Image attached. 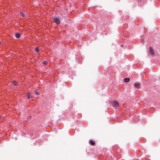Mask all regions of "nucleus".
<instances>
[{
    "mask_svg": "<svg viewBox=\"0 0 160 160\" xmlns=\"http://www.w3.org/2000/svg\"><path fill=\"white\" fill-rule=\"evenodd\" d=\"M149 49L150 51L149 52L150 54L152 56H153L155 55V53L153 51V48H152L150 47Z\"/></svg>",
    "mask_w": 160,
    "mask_h": 160,
    "instance_id": "nucleus-1",
    "label": "nucleus"
},
{
    "mask_svg": "<svg viewBox=\"0 0 160 160\" xmlns=\"http://www.w3.org/2000/svg\"><path fill=\"white\" fill-rule=\"evenodd\" d=\"M113 105L115 107L118 108L119 107V103L117 101H113L112 102Z\"/></svg>",
    "mask_w": 160,
    "mask_h": 160,
    "instance_id": "nucleus-2",
    "label": "nucleus"
},
{
    "mask_svg": "<svg viewBox=\"0 0 160 160\" xmlns=\"http://www.w3.org/2000/svg\"><path fill=\"white\" fill-rule=\"evenodd\" d=\"M53 21L54 22L56 23L57 24H59L60 23V21L57 18H55L53 19Z\"/></svg>",
    "mask_w": 160,
    "mask_h": 160,
    "instance_id": "nucleus-3",
    "label": "nucleus"
},
{
    "mask_svg": "<svg viewBox=\"0 0 160 160\" xmlns=\"http://www.w3.org/2000/svg\"><path fill=\"white\" fill-rule=\"evenodd\" d=\"M141 85L139 83H135L134 84L135 87L138 88H139Z\"/></svg>",
    "mask_w": 160,
    "mask_h": 160,
    "instance_id": "nucleus-4",
    "label": "nucleus"
},
{
    "mask_svg": "<svg viewBox=\"0 0 160 160\" xmlns=\"http://www.w3.org/2000/svg\"><path fill=\"white\" fill-rule=\"evenodd\" d=\"M89 142L90 145H94L95 144V142L94 141L92 140H90L89 141Z\"/></svg>",
    "mask_w": 160,
    "mask_h": 160,
    "instance_id": "nucleus-5",
    "label": "nucleus"
},
{
    "mask_svg": "<svg viewBox=\"0 0 160 160\" xmlns=\"http://www.w3.org/2000/svg\"><path fill=\"white\" fill-rule=\"evenodd\" d=\"M15 36L17 38H19L21 36V34L19 33H16Z\"/></svg>",
    "mask_w": 160,
    "mask_h": 160,
    "instance_id": "nucleus-6",
    "label": "nucleus"
},
{
    "mask_svg": "<svg viewBox=\"0 0 160 160\" xmlns=\"http://www.w3.org/2000/svg\"><path fill=\"white\" fill-rule=\"evenodd\" d=\"M130 79L128 78H126L124 79V81L125 82H128L130 81Z\"/></svg>",
    "mask_w": 160,
    "mask_h": 160,
    "instance_id": "nucleus-7",
    "label": "nucleus"
},
{
    "mask_svg": "<svg viewBox=\"0 0 160 160\" xmlns=\"http://www.w3.org/2000/svg\"><path fill=\"white\" fill-rule=\"evenodd\" d=\"M32 96L30 94L28 93L27 94V98L29 99L31 98L32 97Z\"/></svg>",
    "mask_w": 160,
    "mask_h": 160,
    "instance_id": "nucleus-8",
    "label": "nucleus"
},
{
    "mask_svg": "<svg viewBox=\"0 0 160 160\" xmlns=\"http://www.w3.org/2000/svg\"><path fill=\"white\" fill-rule=\"evenodd\" d=\"M20 15L22 17H24V14L22 12H20Z\"/></svg>",
    "mask_w": 160,
    "mask_h": 160,
    "instance_id": "nucleus-9",
    "label": "nucleus"
},
{
    "mask_svg": "<svg viewBox=\"0 0 160 160\" xmlns=\"http://www.w3.org/2000/svg\"><path fill=\"white\" fill-rule=\"evenodd\" d=\"M35 51L37 52H39V49L37 47L35 49Z\"/></svg>",
    "mask_w": 160,
    "mask_h": 160,
    "instance_id": "nucleus-10",
    "label": "nucleus"
},
{
    "mask_svg": "<svg viewBox=\"0 0 160 160\" xmlns=\"http://www.w3.org/2000/svg\"><path fill=\"white\" fill-rule=\"evenodd\" d=\"M13 84L15 85V86H16L17 85V82L15 81H14L13 82Z\"/></svg>",
    "mask_w": 160,
    "mask_h": 160,
    "instance_id": "nucleus-11",
    "label": "nucleus"
},
{
    "mask_svg": "<svg viewBox=\"0 0 160 160\" xmlns=\"http://www.w3.org/2000/svg\"><path fill=\"white\" fill-rule=\"evenodd\" d=\"M47 63V62L46 61H44L42 62V63L43 64H46Z\"/></svg>",
    "mask_w": 160,
    "mask_h": 160,
    "instance_id": "nucleus-12",
    "label": "nucleus"
},
{
    "mask_svg": "<svg viewBox=\"0 0 160 160\" xmlns=\"http://www.w3.org/2000/svg\"><path fill=\"white\" fill-rule=\"evenodd\" d=\"M35 94L37 95L38 94H39V92L36 90L35 91Z\"/></svg>",
    "mask_w": 160,
    "mask_h": 160,
    "instance_id": "nucleus-13",
    "label": "nucleus"
},
{
    "mask_svg": "<svg viewBox=\"0 0 160 160\" xmlns=\"http://www.w3.org/2000/svg\"><path fill=\"white\" fill-rule=\"evenodd\" d=\"M1 117L0 116V122L1 121Z\"/></svg>",
    "mask_w": 160,
    "mask_h": 160,
    "instance_id": "nucleus-14",
    "label": "nucleus"
},
{
    "mask_svg": "<svg viewBox=\"0 0 160 160\" xmlns=\"http://www.w3.org/2000/svg\"><path fill=\"white\" fill-rule=\"evenodd\" d=\"M121 46L122 47V46H123V45H121Z\"/></svg>",
    "mask_w": 160,
    "mask_h": 160,
    "instance_id": "nucleus-15",
    "label": "nucleus"
}]
</instances>
